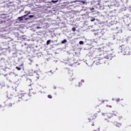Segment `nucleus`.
I'll return each mask as SVG.
<instances>
[{
	"mask_svg": "<svg viewBox=\"0 0 131 131\" xmlns=\"http://www.w3.org/2000/svg\"><path fill=\"white\" fill-rule=\"evenodd\" d=\"M114 125H115L116 126H117V127H121V123H118V122H113V123Z\"/></svg>",
	"mask_w": 131,
	"mask_h": 131,
	"instance_id": "0eeeda50",
	"label": "nucleus"
},
{
	"mask_svg": "<svg viewBox=\"0 0 131 131\" xmlns=\"http://www.w3.org/2000/svg\"><path fill=\"white\" fill-rule=\"evenodd\" d=\"M96 111H97V112H100V111H101V110H100V109H99L98 110H96Z\"/></svg>",
	"mask_w": 131,
	"mask_h": 131,
	"instance_id": "cd10ccee",
	"label": "nucleus"
},
{
	"mask_svg": "<svg viewBox=\"0 0 131 131\" xmlns=\"http://www.w3.org/2000/svg\"><path fill=\"white\" fill-rule=\"evenodd\" d=\"M41 27H37V29H41Z\"/></svg>",
	"mask_w": 131,
	"mask_h": 131,
	"instance_id": "a878e982",
	"label": "nucleus"
},
{
	"mask_svg": "<svg viewBox=\"0 0 131 131\" xmlns=\"http://www.w3.org/2000/svg\"><path fill=\"white\" fill-rule=\"evenodd\" d=\"M98 130H100V128H98Z\"/></svg>",
	"mask_w": 131,
	"mask_h": 131,
	"instance_id": "72a5a7b5",
	"label": "nucleus"
},
{
	"mask_svg": "<svg viewBox=\"0 0 131 131\" xmlns=\"http://www.w3.org/2000/svg\"><path fill=\"white\" fill-rule=\"evenodd\" d=\"M29 86H31V84L29 85Z\"/></svg>",
	"mask_w": 131,
	"mask_h": 131,
	"instance_id": "473e14b6",
	"label": "nucleus"
},
{
	"mask_svg": "<svg viewBox=\"0 0 131 131\" xmlns=\"http://www.w3.org/2000/svg\"><path fill=\"white\" fill-rule=\"evenodd\" d=\"M95 20H96V19L95 18V17H92L91 19V22H94V21H95Z\"/></svg>",
	"mask_w": 131,
	"mask_h": 131,
	"instance_id": "4468645a",
	"label": "nucleus"
},
{
	"mask_svg": "<svg viewBox=\"0 0 131 131\" xmlns=\"http://www.w3.org/2000/svg\"><path fill=\"white\" fill-rule=\"evenodd\" d=\"M8 106H9V107H12V106H13V104L12 103H9L8 104Z\"/></svg>",
	"mask_w": 131,
	"mask_h": 131,
	"instance_id": "5701e85b",
	"label": "nucleus"
},
{
	"mask_svg": "<svg viewBox=\"0 0 131 131\" xmlns=\"http://www.w3.org/2000/svg\"><path fill=\"white\" fill-rule=\"evenodd\" d=\"M28 17H26V18H25V20L27 21L28 19H30V18H33V17H34V15H29Z\"/></svg>",
	"mask_w": 131,
	"mask_h": 131,
	"instance_id": "9d476101",
	"label": "nucleus"
},
{
	"mask_svg": "<svg viewBox=\"0 0 131 131\" xmlns=\"http://www.w3.org/2000/svg\"><path fill=\"white\" fill-rule=\"evenodd\" d=\"M104 102H105V100L99 101V103L100 104V105H101V104L104 103Z\"/></svg>",
	"mask_w": 131,
	"mask_h": 131,
	"instance_id": "ddd939ff",
	"label": "nucleus"
},
{
	"mask_svg": "<svg viewBox=\"0 0 131 131\" xmlns=\"http://www.w3.org/2000/svg\"><path fill=\"white\" fill-rule=\"evenodd\" d=\"M48 98H49V99H52L53 98V97H52V95H48Z\"/></svg>",
	"mask_w": 131,
	"mask_h": 131,
	"instance_id": "dca6fc26",
	"label": "nucleus"
},
{
	"mask_svg": "<svg viewBox=\"0 0 131 131\" xmlns=\"http://www.w3.org/2000/svg\"><path fill=\"white\" fill-rule=\"evenodd\" d=\"M121 53H123V55H129V51L126 48L124 45H122L120 47Z\"/></svg>",
	"mask_w": 131,
	"mask_h": 131,
	"instance_id": "20e7f679",
	"label": "nucleus"
},
{
	"mask_svg": "<svg viewBox=\"0 0 131 131\" xmlns=\"http://www.w3.org/2000/svg\"><path fill=\"white\" fill-rule=\"evenodd\" d=\"M18 96L19 99H21L23 101H28L29 100V95L23 92L20 93Z\"/></svg>",
	"mask_w": 131,
	"mask_h": 131,
	"instance_id": "7ed1b4c3",
	"label": "nucleus"
},
{
	"mask_svg": "<svg viewBox=\"0 0 131 131\" xmlns=\"http://www.w3.org/2000/svg\"><path fill=\"white\" fill-rule=\"evenodd\" d=\"M65 42H67V40L64 39L61 41V43H65Z\"/></svg>",
	"mask_w": 131,
	"mask_h": 131,
	"instance_id": "2eb2a0df",
	"label": "nucleus"
},
{
	"mask_svg": "<svg viewBox=\"0 0 131 131\" xmlns=\"http://www.w3.org/2000/svg\"><path fill=\"white\" fill-rule=\"evenodd\" d=\"M116 101V102H119V101H120V99H119V98H118V99H117Z\"/></svg>",
	"mask_w": 131,
	"mask_h": 131,
	"instance_id": "393cba45",
	"label": "nucleus"
},
{
	"mask_svg": "<svg viewBox=\"0 0 131 131\" xmlns=\"http://www.w3.org/2000/svg\"><path fill=\"white\" fill-rule=\"evenodd\" d=\"M16 69H17V70H18V71H20V70H21V68H19V67H16Z\"/></svg>",
	"mask_w": 131,
	"mask_h": 131,
	"instance_id": "aec40b11",
	"label": "nucleus"
},
{
	"mask_svg": "<svg viewBox=\"0 0 131 131\" xmlns=\"http://www.w3.org/2000/svg\"><path fill=\"white\" fill-rule=\"evenodd\" d=\"M21 66H23V64H21Z\"/></svg>",
	"mask_w": 131,
	"mask_h": 131,
	"instance_id": "2f4dec72",
	"label": "nucleus"
},
{
	"mask_svg": "<svg viewBox=\"0 0 131 131\" xmlns=\"http://www.w3.org/2000/svg\"><path fill=\"white\" fill-rule=\"evenodd\" d=\"M36 71L31 70L29 71L28 75L29 76H34Z\"/></svg>",
	"mask_w": 131,
	"mask_h": 131,
	"instance_id": "39448f33",
	"label": "nucleus"
},
{
	"mask_svg": "<svg viewBox=\"0 0 131 131\" xmlns=\"http://www.w3.org/2000/svg\"><path fill=\"white\" fill-rule=\"evenodd\" d=\"M70 80H73V78L72 79H70Z\"/></svg>",
	"mask_w": 131,
	"mask_h": 131,
	"instance_id": "7c9ffc66",
	"label": "nucleus"
},
{
	"mask_svg": "<svg viewBox=\"0 0 131 131\" xmlns=\"http://www.w3.org/2000/svg\"><path fill=\"white\" fill-rule=\"evenodd\" d=\"M91 125H92V126H94V123H93L91 124Z\"/></svg>",
	"mask_w": 131,
	"mask_h": 131,
	"instance_id": "c756f323",
	"label": "nucleus"
},
{
	"mask_svg": "<svg viewBox=\"0 0 131 131\" xmlns=\"http://www.w3.org/2000/svg\"><path fill=\"white\" fill-rule=\"evenodd\" d=\"M102 115H103V116H104L105 118L104 120H106L107 121V122H110V121H111V119H112V118H114V117H115V116H118V117H119V114H118V113H117V112H113V113H103L102 114Z\"/></svg>",
	"mask_w": 131,
	"mask_h": 131,
	"instance_id": "f257e3e1",
	"label": "nucleus"
},
{
	"mask_svg": "<svg viewBox=\"0 0 131 131\" xmlns=\"http://www.w3.org/2000/svg\"><path fill=\"white\" fill-rule=\"evenodd\" d=\"M25 17H26V15H23L21 17H18V19H19V21H22L23 20V18L25 19Z\"/></svg>",
	"mask_w": 131,
	"mask_h": 131,
	"instance_id": "1a4fd4ad",
	"label": "nucleus"
},
{
	"mask_svg": "<svg viewBox=\"0 0 131 131\" xmlns=\"http://www.w3.org/2000/svg\"><path fill=\"white\" fill-rule=\"evenodd\" d=\"M82 85V83L81 82L79 83V86H81Z\"/></svg>",
	"mask_w": 131,
	"mask_h": 131,
	"instance_id": "b1692460",
	"label": "nucleus"
},
{
	"mask_svg": "<svg viewBox=\"0 0 131 131\" xmlns=\"http://www.w3.org/2000/svg\"><path fill=\"white\" fill-rule=\"evenodd\" d=\"M51 3H54V4H56L58 3V0H56V1L52 0Z\"/></svg>",
	"mask_w": 131,
	"mask_h": 131,
	"instance_id": "f8f14e48",
	"label": "nucleus"
},
{
	"mask_svg": "<svg viewBox=\"0 0 131 131\" xmlns=\"http://www.w3.org/2000/svg\"><path fill=\"white\" fill-rule=\"evenodd\" d=\"M122 118V117H119V119H121Z\"/></svg>",
	"mask_w": 131,
	"mask_h": 131,
	"instance_id": "c85d7f7f",
	"label": "nucleus"
},
{
	"mask_svg": "<svg viewBox=\"0 0 131 131\" xmlns=\"http://www.w3.org/2000/svg\"><path fill=\"white\" fill-rule=\"evenodd\" d=\"M33 90V89L29 90V91L30 93H31V94H33V92H32Z\"/></svg>",
	"mask_w": 131,
	"mask_h": 131,
	"instance_id": "f3484780",
	"label": "nucleus"
},
{
	"mask_svg": "<svg viewBox=\"0 0 131 131\" xmlns=\"http://www.w3.org/2000/svg\"><path fill=\"white\" fill-rule=\"evenodd\" d=\"M51 42V40H48L47 41V45H49L50 43Z\"/></svg>",
	"mask_w": 131,
	"mask_h": 131,
	"instance_id": "a211bd4d",
	"label": "nucleus"
},
{
	"mask_svg": "<svg viewBox=\"0 0 131 131\" xmlns=\"http://www.w3.org/2000/svg\"><path fill=\"white\" fill-rule=\"evenodd\" d=\"M98 107H99V105H96V106H95V109H97V108H98Z\"/></svg>",
	"mask_w": 131,
	"mask_h": 131,
	"instance_id": "bb28decb",
	"label": "nucleus"
},
{
	"mask_svg": "<svg viewBox=\"0 0 131 131\" xmlns=\"http://www.w3.org/2000/svg\"><path fill=\"white\" fill-rule=\"evenodd\" d=\"M79 2H80V3H81V4H85V1H80Z\"/></svg>",
	"mask_w": 131,
	"mask_h": 131,
	"instance_id": "6ab92c4d",
	"label": "nucleus"
},
{
	"mask_svg": "<svg viewBox=\"0 0 131 131\" xmlns=\"http://www.w3.org/2000/svg\"><path fill=\"white\" fill-rule=\"evenodd\" d=\"M34 78L35 80H37V79H39V74H38V72L37 71H36V73L34 75Z\"/></svg>",
	"mask_w": 131,
	"mask_h": 131,
	"instance_id": "423d86ee",
	"label": "nucleus"
},
{
	"mask_svg": "<svg viewBox=\"0 0 131 131\" xmlns=\"http://www.w3.org/2000/svg\"><path fill=\"white\" fill-rule=\"evenodd\" d=\"M25 14H26L24 15V16H26V17H27V16H28V15H29V14H30V12H29V11H25Z\"/></svg>",
	"mask_w": 131,
	"mask_h": 131,
	"instance_id": "9b49d317",
	"label": "nucleus"
},
{
	"mask_svg": "<svg viewBox=\"0 0 131 131\" xmlns=\"http://www.w3.org/2000/svg\"><path fill=\"white\" fill-rule=\"evenodd\" d=\"M109 59H111V55L107 54L103 57H101V56L96 57L95 61L97 63H99V64H105Z\"/></svg>",
	"mask_w": 131,
	"mask_h": 131,
	"instance_id": "f03ea898",
	"label": "nucleus"
},
{
	"mask_svg": "<svg viewBox=\"0 0 131 131\" xmlns=\"http://www.w3.org/2000/svg\"><path fill=\"white\" fill-rule=\"evenodd\" d=\"M79 43L80 45H83V41H80L79 42Z\"/></svg>",
	"mask_w": 131,
	"mask_h": 131,
	"instance_id": "412c9836",
	"label": "nucleus"
},
{
	"mask_svg": "<svg viewBox=\"0 0 131 131\" xmlns=\"http://www.w3.org/2000/svg\"><path fill=\"white\" fill-rule=\"evenodd\" d=\"M98 117V114H95L91 115V119H96Z\"/></svg>",
	"mask_w": 131,
	"mask_h": 131,
	"instance_id": "6e6552de",
	"label": "nucleus"
},
{
	"mask_svg": "<svg viewBox=\"0 0 131 131\" xmlns=\"http://www.w3.org/2000/svg\"><path fill=\"white\" fill-rule=\"evenodd\" d=\"M94 8H92V10H94Z\"/></svg>",
	"mask_w": 131,
	"mask_h": 131,
	"instance_id": "f704fd0d",
	"label": "nucleus"
},
{
	"mask_svg": "<svg viewBox=\"0 0 131 131\" xmlns=\"http://www.w3.org/2000/svg\"><path fill=\"white\" fill-rule=\"evenodd\" d=\"M72 31H75V30H76V28H75V27H74V28H73L72 29Z\"/></svg>",
	"mask_w": 131,
	"mask_h": 131,
	"instance_id": "4be33fe9",
	"label": "nucleus"
}]
</instances>
